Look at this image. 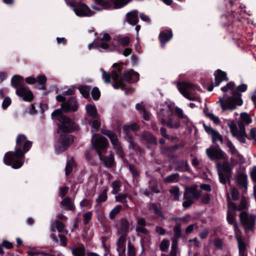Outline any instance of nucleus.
<instances>
[{
    "label": "nucleus",
    "instance_id": "9b49d317",
    "mask_svg": "<svg viewBox=\"0 0 256 256\" xmlns=\"http://www.w3.org/2000/svg\"><path fill=\"white\" fill-rule=\"evenodd\" d=\"M148 190L146 188H141L140 190V192L146 197L150 196H152L154 194H160V190L158 182L157 180L152 178L148 182Z\"/></svg>",
    "mask_w": 256,
    "mask_h": 256
},
{
    "label": "nucleus",
    "instance_id": "6e6d98bb",
    "mask_svg": "<svg viewBox=\"0 0 256 256\" xmlns=\"http://www.w3.org/2000/svg\"><path fill=\"white\" fill-rule=\"evenodd\" d=\"M170 194L174 195V199L178 200L180 197V188L178 186H174L170 190Z\"/></svg>",
    "mask_w": 256,
    "mask_h": 256
},
{
    "label": "nucleus",
    "instance_id": "c9c22d12",
    "mask_svg": "<svg viewBox=\"0 0 256 256\" xmlns=\"http://www.w3.org/2000/svg\"><path fill=\"white\" fill-rule=\"evenodd\" d=\"M128 196V195L127 193L120 194L116 196V202L122 203L126 207L128 208V206L127 204L128 200H126Z\"/></svg>",
    "mask_w": 256,
    "mask_h": 256
},
{
    "label": "nucleus",
    "instance_id": "5fc2aeb1",
    "mask_svg": "<svg viewBox=\"0 0 256 256\" xmlns=\"http://www.w3.org/2000/svg\"><path fill=\"white\" fill-rule=\"evenodd\" d=\"M112 193L114 194H117L120 191V182L118 180H116L112 183Z\"/></svg>",
    "mask_w": 256,
    "mask_h": 256
},
{
    "label": "nucleus",
    "instance_id": "423d86ee",
    "mask_svg": "<svg viewBox=\"0 0 256 256\" xmlns=\"http://www.w3.org/2000/svg\"><path fill=\"white\" fill-rule=\"evenodd\" d=\"M92 144L93 148L99 156L100 160L104 162L106 167L111 168L114 162L113 155L110 154L108 156L103 155L106 152L108 146V141L107 138L104 136H100L95 140L92 139Z\"/></svg>",
    "mask_w": 256,
    "mask_h": 256
},
{
    "label": "nucleus",
    "instance_id": "f03ea898",
    "mask_svg": "<svg viewBox=\"0 0 256 256\" xmlns=\"http://www.w3.org/2000/svg\"><path fill=\"white\" fill-rule=\"evenodd\" d=\"M16 143L14 151H9L5 154L4 162L14 169H18L24 164L25 154L31 148L32 142L28 140L25 134H20L16 138Z\"/></svg>",
    "mask_w": 256,
    "mask_h": 256
},
{
    "label": "nucleus",
    "instance_id": "7c9ffc66",
    "mask_svg": "<svg viewBox=\"0 0 256 256\" xmlns=\"http://www.w3.org/2000/svg\"><path fill=\"white\" fill-rule=\"evenodd\" d=\"M142 139L148 144L156 145L157 144L156 138L150 132H146L142 135Z\"/></svg>",
    "mask_w": 256,
    "mask_h": 256
},
{
    "label": "nucleus",
    "instance_id": "bb28decb",
    "mask_svg": "<svg viewBox=\"0 0 256 256\" xmlns=\"http://www.w3.org/2000/svg\"><path fill=\"white\" fill-rule=\"evenodd\" d=\"M126 236L120 235L116 242V250L118 252H126Z\"/></svg>",
    "mask_w": 256,
    "mask_h": 256
},
{
    "label": "nucleus",
    "instance_id": "c85d7f7f",
    "mask_svg": "<svg viewBox=\"0 0 256 256\" xmlns=\"http://www.w3.org/2000/svg\"><path fill=\"white\" fill-rule=\"evenodd\" d=\"M226 219L228 223L233 226L236 232L239 231L238 226L236 220L235 214L231 213L230 210H228Z\"/></svg>",
    "mask_w": 256,
    "mask_h": 256
},
{
    "label": "nucleus",
    "instance_id": "c756f323",
    "mask_svg": "<svg viewBox=\"0 0 256 256\" xmlns=\"http://www.w3.org/2000/svg\"><path fill=\"white\" fill-rule=\"evenodd\" d=\"M86 110L88 115L92 119L96 118L98 116L97 109L94 105L88 104L86 106Z\"/></svg>",
    "mask_w": 256,
    "mask_h": 256
},
{
    "label": "nucleus",
    "instance_id": "412c9836",
    "mask_svg": "<svg viewBox=\"0 0 256 256\" xmlns=\"http://www.w3.org/2000/svg\"><path fill=\"white\" fill-rule=\"evenodd\" d=\"M214 76L215 77V86H218L223 81L228 82L229 80L226 73L220 69H218L215 71Z\"/></svg>",
    "mask_w": 256,
    "mask_h": 256
},
{
    "label": "nucleus",
    "instance_id": "5701e85b",
    "mask_svg": "<svg viewBox=\"0 0 256 256\" xmlns=\"http://www.w3.org/2000/svg\"><path fill=\"white\" fill-rule=\"evenodd\" d=\"M138 14V10H136L128 12L126 16L127 22L132 26L136 25L139 21Z\"/></svg>",
    "mask_w": 256,
    "mask_h": 256
},
{
    "label": "nucleus",
    "instance_id": "473e14b6",
    "mask_svg": "<svg viewBox=\"0 0 256 256\" xmlns=\"http://www.w3.org/2000/svg\"><path fill=\"white\" fill-rule=\"evenodd\" d=\"M60 204L65 207V210H74L75 206L70 197H66L60 202Z\"/></svg>",
    "mask_w": 256,
    "mask_h": 256
},
{
    "label": "nucleus",
    "instance_id": "f704fd0d",
    "mask_svg": "<svg viewBox=\"0 0 256 256\" xmlns=\"http://www.w3.org/2000/svg\"><path fill=\"white\" fill-rule=\"evenodd\" d=\"M149 210H152L156 216L164 218V214L162 211V208L160 207H158L156 204L150 203L149 207Z\"/></svg>",
    "mask_w": 256,
    "mask_h": 256
},
{
    "label": "nucleus",
    "instance_id": "09e8293b",
    "mask_svg": "<svg viewBox=\"0 0 256 256\" xmlns=\"http://www.w3.org/2000/svg\"><path fill=\"white\" fill-rule=\"evenodd\" d=\"M170 246V241L164 238L161 242L160 246V248L161 251L163 252H166Z\"/></svg>",
    "mask_w": 256,
    "mask_h": 256
},
{
    "label": "nucleus",
    "instance_id": "aec40b11",
    "mask_svg": "<svg viewBox=\"0 0 256 256\" xmlns=\"http://www.w3.org/2000/svg\"><path fill=\"white\" fill-rule=\"evenodd\" d=\"M204 128L208 134H211L213 143H215L218 140L223 142V138L218 132L213 129L210 126H206L205 124H204Z\"/></svg>",
    "mask_w": 256,
    "mask_h": 256
},
{
    "label": "nucleus",
    "instance_id": "0eeeda50",
    "mask_svg": "<svg viewBox=\"0 0 256 256\" xmlns=\"http://www.w3.org/2000/svg\"><path fill=\"white\" fill-rule=\"evenodd\" d=\"M24 81V78L20 75L14 76L11 79V84L14 88H16V94L18 96L23 98L24 100L31 102L34 99L32 92L22 86Z\"/></svg>",
    "mask_w": 256,
    "mask_h": 256
},
{
    "label": "nucleus",
    "instance_id": "4468645a",
    "mask_svg": "<svg viewBox=\"0 0 256 256\" xmlns=\"http://www.w3.org/2000/svg\"><path fill=\"white\" fill-rule=\"evenodd\" d=\"M133 224L132 220H129L126 218H122L120 220V226L118 228V232L119 234L127 236L132 227L130 228Z\"/></svg>",
    "mask_w": 256,
    "mask_h": 256
},
{
    "label": "nucleus",
    "instance_id": "c03bdc74",
    "mask_svg": "<svg viewBox=\"0 0 256 256\" xmlns=\"http://www.w3.org/2000/svg\"><path fill=\"white\" fill-rule=\"evenodd\" d=\"M179 177L178 173L172 174L167 176L165 179L164 182L167 183H171L177 182Z\"/></svg>",
    "mask_w": 256,
    "mask_h": 256
},
{
    "label": "nucleus",
    "instance_id": "864d4df0",
    "mask_svg": "<svg viewBox=\"0 0 256 256\" xmlns=\"http://www.w3.org/2000/svg\"><path fill=\"white\" fill-rule=\"evenodd\" d=\"M117 41L120 43L122 46H126L129 45L130 42V38L126 36L124 38H117Z\"/></svg>",
    "mask_w": 256,
    "mask_h": 256
},
{
    "label": "nucleus",
    "instance_id": "dca6fc26",
    "mask_svg": "<svg viewBox=\"0 0 256 256\" xmlns=\"http://www.w3.org/2000/svg\"><path fill=\"white\" fill-rule=\"evenodd\" d=\"M173 37L172 31L171 29H166L162 30L158 35V40L160 47L164 48L167 42H169Z\"/></svg>",
    "mask_w": 256,
    "mask_h": 256
},
{
    "label": "nucleus",
    "instance_id": "2f4dec72",
    "mask_svg": "<svg viewBox=\"0 0 256 256\" xmlns=\"http://www.w3.org/2000/svg\"><path fill=\"white\" fill-rule=\"evenodd\" d=\"M78 89L79 90L80 94L85 98H90L91 86L88 85L81 84L78 86Z\"/></svg>",
    "mask_w": 256,
    "mask_h": 256
},
{
    "label": "nucleus",
    "instance_id": "4d7b16f0",
    "mask_svg": "<svg viewBox=\"0 0 256 256\" xmlns=\"http://www.w3.org/2000/svg\"><path fill=\"white\" fill-rule=\"evenodd\" d=\"M114 146L116 153L121 158H124L125 154L121 146L120 143L116 144V145H114Z\"/></svg>",
    "mask_w": 256,
    "mask_h": 256
},
{
    "label": "nucleus",
    "instance_id": "20e7f679",
    "mask_svg": "<svg viewBox=\"0 0 256 256\" xmlns=\"http://www.w3.org/2000/svg\"><path fill=\"white\" fill-rule=\"evenodd\" d=\"M247 85L242 84L238 86L236 90H233L232 92V96H228L226 100L220 97L219 102L222 110H232L236 108L237 106H241L243 104V100L242 98V95L240 92H244L247 90Z\"/></svg>",
    "mask_w": 256,
    "mask_h": 256
},
{
    "label": "nucleus",
    "instance_id": "8fccbe9b",
    "mask_svg": "<svg viewBox=\"0 0 256 256\" xmlns=\"http://www.w3.org/2000/svg\"><path fill=\"white\" fill-rule=\"evenodd\" d=\"M91 94L94 100H98L100 96V92L98 87L95 86L92 89Z\"/></svg>",
    "mask_w": 256,
    "mask_h": 256
},
{
    "label": "nucleus",
    "instance_id": "774afa93",
    "mask_svg": "<svg viewBox=\"0 0 256 256\" xmlns=\"http://www.w3.org/2000/svg\"><path fill=\"white\" fill-rule=\"evenodd\" d=\"M92 205V203L90 200L86 198L83 199L80 202L81 208L91 206Z\"/></svg>",
    "mask_w": 256,
    "mask_h": 256
},
{
    "label": "nucleus",
    "instance_id": "f3484780",
    "mask_svg": "<svg viewBox=\"0 0 256 256\" xmlns=\"http://www.w3.org/2000/svg\"><path fill=\"white\" fill-rule=\"evenodd\" d=\"M201 195V191H198L196 185L186 187L184 194V199H198Z\"/></svg>",
    "mask_w": 256,
    "mask_h": 256
},
{
    "label": "nucleus",
    "instance_id": "cd10ccee",
    "mask_svg": "<svg viewBox=\"0 0 256 256\" xmlns=\"http://www.w3.org/2000/svg\"><path fill=\"white\" fill-rule=\"evenodd\" d=\"M238 184L240 188H247L248 176L246 174H239L236 177Z\"/></svg>",
    "mask_w": 256,
    "mask_h": 256
},
{
    "label": "nucleus",
    "instance_id": "3c124183",
    "mask_svg": "<svg viewBox=\"0 0 256 256\" xmlns=\"http://www.w3.org/2000/svg\"><path fill=\"white\" fill-rule=\"evenodd\" d=\"M231 204L235 210H242L246 209V203L245 201L244 200H242L238 206H237L236 204L233 202H231Z\"/></svg>",
    "mask_w": 256,
    "mask_h": 256
},
{
    "label": "nucleus",
    "instance_id": "a18cd8bd",
    "mask_svg": "<svg viewBox=\"0 0 256 256\" xmlns=\"http://www.w3.org/2000/svg\"><path fill=\"white\" fill-rule=\"evenodd\" d=\"M72 254L74 256H84L85 254V249L83 247H78L76 248H72Z\"/></svg>",
    "mask_w": 256,
    "mask_h": 256
},
{
    "label": "nucleus",
    "instance_id": "1a4fd4ad",
    "mask_svg": "<svg viewBox=\"0 0 256 256\" xmlns=\"http://www.w3.org/2000/svg\"><path fill=\"white\" fill-rule=\"evenodd\" d=\"M177 88L180 92L187 99L190 100H200V98L190 96V92H188V90L194 92H202V90L201 88L198 84L188 82L186 81L179 82L177 84Z\"/></svg>",
    "mask_w": 256,
    "mask_h": 256
},
{
    "label": "nucleus",
    "instance_id": "37998d69",
    "mask_svg": "<svg viewBox=\"0 0 256 256\" xmlns=\"http://www.w3.org/2000/svg\"><path fill=\"white\" fill-rule=\"evenodd\" d=\"M241 122L246 124H249L252 122L250 116L246 112H242L240 114Z\"/></svg>",
    "mask_w": 256,
    "mask_h": 256
},
{
    "label": "nucleus",
    "instance_id": "a878e982",
    "mask_svg": "<svg viewBox=\"0 0 256 256\" xmlns=\"http://www.w3.org/2000/svg\"><path fill=\"white\" fill-rule=\"evenodd\" d=\"M102 133L108 137L113 146L120 143L117 134L113 131L108 130H102Z\"/></svg>",
    "mask_w": 256,
    "mask_h": 256
},
{
    "label": "nucleus",
    "instance_id": "b1692460",
    "mask_svg": "<svg viewBox=\"0 0 256 256\" xmlns=\"http://www.w3.org/2000/svg\"><path fill=\"white\" fill-rule=\"evenodd\" d=\"M176 170L180 172H188L191 173L192 170L190 168L187 160H180L175 163Z\"/></svg>",
    "mask_w": 256,
    "mask_h": 256
},
{
    "label": "nucleus",
    "instance_id": "052dcab7",
    "mask_svg": "<svg viewBox=\"0 0 256 256\" xmlns=\"http://www.w3.org/2000/svg\"><path fill=\"white\" fill-rule=\"evenodd\" d=\"M124 64L126 65V64L122 62L119 63H114L113 64L112 67L116 69L115 70L117 72H118V75L120 76V74L122 73V66Z\"/></svg>",
    "mask_w": 256,
    "mask_h": 256
},
{
    "label": "nucleus",
    "instance_id": "13d9d810",
    "mask_svg": "<svg viewBox=\"0 0 256 256\" xmlns=\"http://www.w3.org/2000/svg\"><path fill=\"white\" fill-rule=\"evenodd\" d=\"M92 212H88L83 214V223L84 225L88 224L92 219Z\"/></svg>",
    "mask_w": 256,
    "mask_h": 256
},
{
    "label": "nucleus",
    "instance_id": "2eb2a0df",
    "mask_svg": "<svg viewBox=\"0 0 256 256\" xmlns=\"http://www.w3.org/2000/svg\"><path fill=\"white\" fill-rule=\"evenodd\" d=\"M76 14L80 16H90L94 14L88 6L84 3H77L74 6Z\"/></svg>",
    "mask_w": 256,
    "mask_h": 256
},
{
    "label": "nucleus",
    "instance_id": "ea45409f",
    "mask_svg": "<svg viewBox=\"0 0 256 256\" xmlns=\"http://www.w3.org/2000/svg\"><path fill=\"white\" fill-rule=\"evenodd\" d=\"M235 86V84L233 82H230L228 83L225 86L221 88V90L224 92H226L228 91V90H232L234 88V87ZM228 96H227L226 94L224 93V100H226Z\"/></svg>",
    "mask_w": 256,
    "mask_h": 256
},
{
    "label": "nucleus",
    "instance_id": "f8f14e48",
    "mask_svg": "<svg viewBox=\"0 0 256 256\" xmlns=\"http://www.w3.org/2000/svg\"><path fill=\"white\" fill-rule=\"evenodd\" d=\"M240 219L246 230H252L256 222L254 216L249 215L246 212H242L240 213Z\"/></svg>",
    "mask_w": 256,
    "mask_h": 256
},
{
    "label": "nucleus",
    "instance_id": "a19ab883",
    "mask_svg": "<svg viewBox=\"0 0 256 256\" xmlns=\"http://www.w3.org/2000/svg\"><path fill=\"white\" fill-rule=\"evenodd\" d=\"M130 172L132 174V176L134 178H138L140 176V172L138 170L136 166L132 164H128Z\"/></svg>",
    "mask_w": 256,
    "mask_h": 256
},
{
    "label": "nucleus",
    "instance_id": "f257e3e1",
    "mask_svg": "<svg viewBox=\"0 0 256 256\" xmlns=\"http://www.w3.org/2000/svg\"><path fill=\"white\" fill-rule=\"evenodd\" d=\"M79 105L76 97L72 96L66 102L61 104V108L56 109L52 114V118L59 122L58 132L68 134L78 129V126L68 116L62 113L76 112L78 110Z\"/></svg>",
    "mask_w": 256,
    "mask_h": 256
},
{
    "label": "nucleus",
    "instance_id": "69168bd1",
    "mask_svg": "<svg viewBox=\"0 0 256 256\" xmlns=\"http://www.w3.org/2000/svg\"><path fill=\"white\" fill-rule=\"evenodd\" d=\"M238 242L239 252H246V246L244 242H243L240 238H238Z\"/></svg>",
    "mask_w": 256,
    "mask_h": 256
},
{
    "label": "nucleus",
    "instance_id": "49530a36",
    "mask_svg": "<svg viewBox=\"0 0 256 256\" xmlns=\"http://www.w3.org/2000/svg\"><path fill=\"white\" fill-rule=\"evenodd\" d=\"M204 112L205 115L208 118H210L215 124H220V120L218 116H215L212 113H208L206 112V109L204 110Z\"/></svg>",
    "mask_w": 256,
    "mask_h": 256
},
{
    "label": "nucleus",
    "instance_id": "680f3d73",
    "mask_svg": "<svg viewBox=\"0 0 256 256\" xmlns=\"http://www.w3.org/2000/svg\"><path fill=\"white\" fill-rule=\"evenodd\" d=\"M111 77H112V74L106 72L102 70V79L106 83L108 84L111 82Z\"/></svg>",
    "mask_w": 256,
    "mask_h": 256
},
{
    "label": "nucleus",
    "instance_id": "a211bd4d",
    "mask_svg": "<svg viewBox=\"0 0 256 256\" xmlns=\"http://www.w3.org/2000/svg\"><path fill=\"white\" fill-rule=\"evenodd\" d=\"M184 145L182 144H176L173 146H166L162 150L163 154L168 157L174 158L176 157L175 152L180 148H183Z\"/></svg>",
    "mask_w": 256,
    "mask_h": 256
},
{
    "label": "nucleus",
    "instance_id": "39448f33",
    "mask_svg": "<svg viewBox=\"0 0 256 256\" xmlns=\"http://www.w3.org/2000/svg\"><path fill=\"white\" fill-rule=\"evenodd\" d=\"M112 74L114 80L113 87L116 89L120 88L122 90H126V82L134 83L138 82L140 79L139 74L132 69L124 70L121 76L118 75L116 70H112Z\"/></svg>",
    "mask_w": 256,
    "mask_h": 256
},
{
    "label": "nucleus",
    "instance_id": "9d476101",
    "mask_svg": "<svg viewBox=\"0 0 256 256\" xmlns=\"http://www.w3.org/2000/svg\"><path fill=\"white\" fill-rule=\"evenodd\" d=\"M73 142L74 136L72 135L60 134L56 146V151L58 152L66 151Z\"/></svg>",
    "mask_w": 256,
    "mask_h": 256
},
{
    "label": "nucleus",
    "instance_id": "bf43d9fd",
    "mask_svg": "<svg viewBox=\"0 0 256 256\" xmlns=\"http://www.w3.org/2000/svg\"><path fill=\"white\" fill-rule=\"evenodd\" d=\"M126 140L130 143L129 148L136 150L137 148V144L134 141V136H129L128 137H124Z\"/></svg>",
    "mask_w": 256,
    "mask_h": 256
},
{
    "label": "nucleus",
    "instance_id": "ddd939ff",
    "mask_svg": "<svg viewBox=\"0 0 256 256\" xmlns=\"http://www.w3.org/2000/svg\"><path fill=\"white\" fill-rule=\"evenodd\" d=\"M206 154L211 160H224L226 154L220 148L219 145L217 144L216 148L211 147L207 148Z\"/></svg>",
    "mask_w": 256,
    "mask_h": 256
},
{
    "label": "nucleus",
    "instance_id": "79ce46f5",
    "mask_svg": "<svg viewBox=\"0 0 256 256\" xmlns=\"http://www.w3.org/2000/svg\"><path fill=\"white\" fill-rule=\"evenodd\" d=\"M122 209V206L121 205H117L115 206L110 213V218L112 220H114L117 214H118Z\"/></svg>",
    "mask_w": 256,
    "mask_h": 256
},
{
    "label": "nucleus",
    "instance_id": "6e6552de",
    "mask_svg": "<svg viewBox=\"0 0 256 256\" xmlns=\"http://www.w3.org/2000/svg\"><path fill=\"white\" fill-rule=\"evenodd\" d=\"M158 114V120L164 126L170 128H178L180 126V122L178 120H174L173 110L170 105L166 109H160Z\"/></svg>",
    "mask_w": 256,
    "mask_h": 256
},
{
    "label": "nucleus",
    "instance_id": "338daca9",
    "mask_svg": "<svg viewBox=\"0 0 256 256\" xmlns=\"http://www.w3.org/2000/svg\"><path fill=\"white\" fill-rule=\"evenodd\" d=\"M55 226L58 232H63L64 228V224L60 220H56Z\"/></svg>",
    "mask_w": 256,
    "mask_h": 256
},
{
    "label": "nucleus",
    "instance_id": "603ef678",
    "mask_svg": "<svg viewBox=\"0 0 256 256\" xmlns=\"http://www.w3.org/2000/svg\"><path fill=\"white\" fill-rule=\"evenodd\" d=\"M136 249L134 246L128 242V256H136Z\"/></svg>",
    "mask_w": 256,
    "mask_h": 256
},
{
    "label": "nucleus",
    "instance_id": "72a5a7b5",
    "mask_svg": "<svg viewBox=\"0 0 256 256\" xmlns=\"http://www.w3.org/2000/svg\"><path fill=\"white\" fill-rule=\"evenodd\" d=\"M234 156L236 158L232 157L230 158V162L234 166L238 164H243L244 163V156L238 152Z\"/></svg>",
    "mask_w": 256,
    "mask_h": 256
},
{
    "label": "nucleus",
    "instance_id": "4c0bfd02",
    "mask_svg": "<svg viewBox=\"0 0 256 256\" xmlns=\"http://www.w3.org/2000/svg\"><path fill=\"white\" fill-rule=\"evenodd\" d=\"M108 189H104L98 196V198L96 200V202L98 205H99L102 202H105L108 199L107 192Z\"/></svg>",
    "mask_w": 256,
    "mask_h": 256
},
{
    "label": "nucleus",
    "instance_id": "58836bf2",
    "mask_svg": "<svg viewBox=\"0 0 256 256\" xmlns=\"http://www.w3.org/2000/svg\"><path fill=\"white\" fill-rule=\"evenodd\" d=\"M74 164V158L72 157L70 160H68L67 161L66 166V176H68L72 172L73 170V166Z\"/></svg>",
    "mask_w": 256,
    "mask_h": 256
},
{
    "label": "nucleus",
    "instance_id": "0e129e2a",
    "mask_svg": "<svg viewBox=\"0 0 256 256\" xmlns=\"http://www.w3.org/2000/svg\"><path fill=\"white\" fill-rule=\"evenodd\" d=\"M12 104V100L8 96H6L4 100L2 103V108L4 110H6Z\"/></svg>",
    "mask_w": 256,
    "mask_h": 256
},
{
    "label": "nucleus",
    "instance_id": "e433bc0d",
    "mask_svg": "<svg viewBox=\"0 0 256 256\" xmlns=\"http://www.w3.org/2000/svg\"><path fill=\"white\" fill-rule=\"evenodd\" d=\"M181 224L180 223H177L174 227L173 230L174 232V237L172 238L178 239L181 238L182 236V230H181Z\"/></svg>",
    "mask_w": 256,
    "mask_h": 256
},
{
    "label": "nucleus",
    "instance_id": "393cba45",
    "mask_svg": "<svg viewBox=\"0 0 256 256\" xmlns=\"http://www.w3.org/2000/svg\"><path fill=\"white\" fill-rule=\"evenodd\" d=\"M230 128L231 130V132L234 136H236V134H246L245 130V124L242 122H238V126L240 129V131L238 130L235 124H230Z\"/></svg>",
    "mask_w": 256,
    "mask_h": 256
},
{
    "label": "nucleus",
    "instance_id": "e2e57ef3",
    "mask_svg": "<svg viewBox=\"0 0 256 256\" xmlns=\"http://www.w3.org/2000/svg\"><path fill=\"white\" fill-rule=\"evenodd\" d=\"M101 42L100 40L97 38L92 43L90 44H88V48L90 50L92 48H100Z\"/></svg>",
    "mask_w": 256,
    "mask_h": 256
},
{
    "label": "nucleus",
    "instance_id": "4be33fe9",
    "mask_svg": "<svg viewBox=\"0 0 256 256\" xmlns=\"http://www.w3.org/2000/svg\"><path fill=\"white\" fill-rule=\"evenodd\" d=\"M139 130V126L136 123H133L129 125H124L122 128L123 133L124 137H128L129 136H133L132 132Z\"/></svg>",
    "mask_w": 256,
    "mask_h": 256
},
{
    "label": "nucleus",
    "instance_id": "6ab92c4d",
    "mask_svg": "<svg viewBox=\"0 0 256 256\" xmlns=\"http://www.w3.org/2000/svg\"><path fill=\"white\" fill-rule=\"evenodd\" d=\"M216 167L218 172H224L226 174L228 181L230 182V178L232 174V165L228 162H224L221 164L220 163H218Z\"/></svg>",
    "mask_w": 256,
    "mask_h": 256
},
{
    "label": "nucleus",
    "instance_id": "de8ad7c7",
    "mask_svg": "<svg viewBox=\"0 0 256 256\" xmlns=\"http://www.w3.org/2000/svg\"><path fill=\"white\" fill-rule=\"evenodd\" d=\"M226 144L229 148V152H230L232 155L234 156L238 152V150L236 148L230 140L228 139Z\"/></svg>",
    "mask_w": 256,
    "mask_h": 256
},
{
    "label": "nucleus",
    "instance_id": "7ed1b4c3",
    "mask_svg": "<svg viewBox=\"0 0 256 256\" xmlns=\"http://www.w3.org/2000/svg\"><path fill=\"white\" fill-rule=\"evenodd\" d=\"M228 10H230L232 14L228 16L226 14L222 16V23L224 26L227 27L228 30L235 34L240 35L242 32L243 28L242 21L238 16L242 13V10L238 9L237 5L232 0H229L226 4Z\"/></svg>",
    "mask_w": 256,
    "mask_h": 256
}]
</instances>
